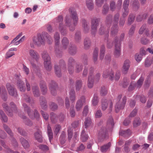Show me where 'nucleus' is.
Wrapping results in <instances>:
<instances>
[{"instance_id": "f257e3e1", "label": "nucleus", "mask_w": 153, "mask_h": 153, "mask_svg": "<svg viewBox=\"0 0 153 153\" xmlns=\"http://www.w3.org/2000/svg\"><path fill=\"white\" fill-rule=\"evenodd\" d=\"M71 11V19H69L67 16L65 19V24L69 27L70 30L73 31L75 29V27L77 24L78 18L76 12L74 10H70Z\"/></svg>"}, {"instance_id": "f03ea898", "label": "nucleus", "mask_w": 153, "mask_h": 153, "mask_svg": "<svg viewBox=\"0 0 153 153\" xmlns=\"http://www.w3.org/2000/svg\"><path fill=\"white\" fill-rule=\"evenodd\" d=\"M113 119L112 117L110 116L107 121L105 127L101 128L98 133V137L102 138L105 137V135L107 132L113 128L114 126Z\"/></svg>"}, {"instance_id": "7ed1b4c3", "label": "nucleus", "mask_w": 153, "mask_h": 153, "mask_svg": "<svg viewBox=\"0 0 153 153\" xmlns=\"http://www.w3.org/2000/svg\"><path fill=\"white\" fill-rule=\"evenodd\" d=\"M45 33H42V34L38 33L36 36H33L32 38L33 42L30 43V47L34 48V45L39 47L44 44L45 40L43 35Z\"/></svg>"}, {"instance_id": "20e7f679", "label": "nucleus", "mask_w": 153, "mask_h": 153, "mask_svg": "<svg viewBox=\"0 0 153 153\" xmlns=\"http://www.w3.org/2000/svg\"><path fill=\"white\" fill-rule=\"evenodd\" d=\"M126 100V97L124 96L122 98V95L120 94L116 99V104L115 105V111L117 113L120 110L123 109L125 106Z\"/></svg>"}, {"instance_id": "39448f33", "label": "nucleus", "mask_w": 153, "mask_h": 153, "mask_svg": "<svg viewBox=\"0 0 153 153\" xmlns=\"http://www.w3.org/2000/svg\"><path fill=\"white\" fill-rule=\"evenodd\" d=\"M42 57L44 61V64L45 68L48 71H50L52 67L51 64V58L48 53L44 51L42 54Z\"/></svg>"}, {"instance_id": "423d86ee", "label": "nucleus", "mask_w": 153, "mask_h": 153, "mask_svg": "<svg viewBox=\"0 0 153 153\" xmlns=\"http://www.w3.org/2000/svg\"><path fill=\"white\" fill-rule=\"evenodd\" d=\"M102 76L104 78H106L108 77L111 80L114 79L115 80H118L120 77V74L119 72L116 73L114 77V72L111 69H109L105 71L103 73Z\"/></svg>"}, {"instance_id": "0eeeda50", "label": "nucleus", "mask_w": 153, "mask_h": 153, "mask_svg": "<svg viewBox=\"0 0 153 153\" xmlns=\"http://www.w3.org/2000/svg\"><path fill=\"white\" fill-rule=\"evenodd\" d=\"M112 16L109 15L106 18V21L107 22V29L105 28V27L103 26H101L100 28L99 32L100 34H104L105 36V39L106 40L108 36V33L109 32V29H108V26H109V23L111 22V20L112 19Z\"/></svg>"}, {"instance_id": "6e6552de", "label": "nucleus", "mask_w": 153, "mask_h": 153, "mask_svg": "<svg viewBox=\"0 0 153 153\" xmlns=\"http://www.w3.org/2000/svg\"><path fill=\"white\" fill-rule=\"evenodd\" d=\"M29 54L31 57L29 60L31 66L33 68H36V65L34 62V60L37 61L39 59V55L37 52L32 49L30 50Z\"/></svg>"}, {"instance_id": "1a4fd4ad", "label": "nucleus", "mask_w": 153, "mask_h": 153, "mask_svg": "<svg viewBox=\"0 0 153 153\" xmlns=\"http://www.w3.org/2000/svg\"><path fill=\"white\" fill-rule=\"evenodd\" d=\"M10 105L11 108L10 109L6 102H4L2 103V106L4 110L6 112L8 115L10 117L13 115V111L16 110V105L13 102H11L10 103Z\"/></svg>"}, {"instance_id": "9d476101", "label": "nucleus", "mask_w": 153, "mask_h": 153, "mask_svg": "<svg viewBox=\"0 0 153 153\" xmlns=\"http://www.w3.org/2000/svg\"><path fill=\"white\" fill-rule=\"evenodd\" d=\"M61 68L63 69L65 68V62L64 60L62 59L60 60L59 65H56L54 67L55 73L58 77H60L61 75Z\"/></svg>"}, {"instance_id": "9b49d317", "label": "nucleus", "mask_w": 153, "mask_h": 153, "mask_svg": "<svg viewBox=\"0 0 153 153\" xmlns=\"http://www.w3.org/2000/svg\"><path fill=\"white\" fill-rule=\"evenodd\" d=\"M119 16L120 14L119 13H116L114 16V20L115 22V23L114 25H113L111 30V34L112 36H114L117 32L118 27L117 24Z\"/></svg>"}, {"instance_id": "f8f14e48", "label": "nucleus", "mask_w": 153, "mask_h": 153, "mask_svg": "<svg viewBox=\"0 0 153 153\" xmlns=\"http://www.w3.org/2000/svg\"><path fill=\"white\" fill-rule=\"evenodd\" d=\"M115 48L114 55L116 57H118L121 55V45L120 41L117 39L114 40Z\"/></svg>"}, {"instance_id": "ddd939ff", "label": "nucleus", "mask_w": 153, "mask_h": 153, "mask_svg": "<svg viewBox=\"0 0 153 153\" xmlns=\"http://www.w3.org/2000/svg\"><path fill=\"white\" fill-rule=\"evenodd\" d=\"M109 105V108L110 110H111L113 108V103L111 100H107L106 99H103L102 100V109L103 111L105 110L108 107V105Z\"/></svg>"}, {"instance_id": "4468645a", "label": "nucleus", "mask_w": 153, "mask_h": 153, "mask_svg": "<svg viewBox=\"0 0 153 153\" xmlns=\"http://www.w3.org/2000/svg\"><path fill=\"white\" fill-rule=\"evenodd\" d=\"M56 22L59 23V30L62 34L64 35L66 33L65 27L63 25L62 22L63 21V18L62 16H59L56 19Z\"/></svg>"}, {"instance_id": "2eb2a0df", "label": "nucleus", "mask_w": 153, "mask_h": 153, "mask_svg": "<svg viewBox=\"0 0 153 153\" xmlns=\"http://www.w3.org/2000/svg\"><path fill=\"white\" fill-rule=\"evenodd\" d=\"M99 19L96 17L94 18L92 20L91 23V33L94 34L97 31V26L99 25Z\"/></svg>"}, {"instance_id": "dca6fc26", "label": "nucleus", "mask_w": 153, "mask_h": 153, "mask_svg": "<svg viewBox=\"0 0 153 153\" xmlns=\"http://www.w3.org/2000/svg\"><path fill=\"white\" fill-rule=\"evenodd\" d=\"M85 98L84 96H81L77 101L75 105V108L78 111L82 109L83 104L85 103Z\"/></svg>"}, {"instance_id": "f3484780", "label": "nucleus", "mask_w": 153, "mask_h": 153, "mask_svg": "<svg viewBox=\"0 0 153 153\" xmlns=\"http://www.w3.org/2000/svg\"><path fill=\"white\" fill-rule=\"evenodd\" d=\"M7 90L9 95L11 96L16 97L17 96V92L16 89L10 83H7L6 85Z\"/></svg>"}, {"instance_id": "a211bd4d", "label": "nucleus", "mask_w": 153, "mask_h": 153, "mask_svg": "<svg viewBox=\"0 0 153 153\" xmlns=\"http://www.w3.org/2000/svg\"><path fill=\"white\" fill-rule=\"evenodd\" d=\"M57 88L56 83L54 81H51L49 84V88L52 95H55L56 94Z\"/></svg>"}, {"instance_id": "6ab92c4d", "label": "nucleus", "mask_w": 153, "mask_h": 153, "mask_svg": "<svg viewBox=\"0 0 153 153\" xmlns=\"http://www.w3.org/2000/svg\"><path fill=\"white\" fill-rule=\"evenodd\" d=\"M130 61L129 60H126L123 63L122 71L123 74H126L129 69L130 66Z\"/></svg>"}, {"instance_id": "aec40b11", "label": "nucleus", "mask_w": 153, "mask_h": 153, "mask_svg": "<svg viewBox=\"0 0 153 153\" xmlns=\"http://www.w3.org/2000/svg\"><path fill=\"white\" fill-rule=\"evenodd\" d=\"M16 85L18 88L22 92H24L26 90V88L25 86L24 82L21 79H19L17 80Z\"/></svg>"}, {"instance_id": "412c9836", "label": "nucleus", "mask_w": 153, "mask_h": 153, "mask_svg": "<svg viewBox=\"0 0 153 153\" xmlns=\"http://www.w3.org/2000/svg\"><path fill=\"white\" fill-rule=\"evenodd\" d=\"M25 36H23L20 39L18 40V39L15 37L11 41L10 44L15 45H17L23 42L25 40Z\"/></svg>"}, {"instance_id": "4be33fe9", "label": "nucleus", "mask_w": 153, "mask_h": 153, "mask_svg": "<svg viewBox=\"0 0 153 153\" xmlns=\"http://www.w3.org/2000/svg\"><path fill=\"white\" fill-rule=\"evenodd\" d=\"M40 86L42 94H45L47 92L48 89L44 81H41L40 82Z\"/></svg>"}, {"instance_id": "5701e85b", "label": "nucleus", "mask_w": 153, "mask_h": 153, "mask_svg": "<svg viewBox=\"0 0 153 153\" xmlns=\"http://www.w3.org/2000/svg\"><path fill=\"white\" fill-rule=\"evenodd\" d=\"M94 77L91 74H90L88 77L87 82L88 87L89 88H92L94 85Z\"/></svg>"}, {"instance_id": "b1692460", "label": "nucleus", "mask_w": 153, "mask_h": 153, "mask_svg": "<svg viewBox=\"0 0 153 153\" xmlns=\"http://www.w3.org/2000/svg\"><path fill=\"white\" fill-rule=\"evenodd\" d=\"M17 49L16 48H10L9 49L8 51L7 52L6 54L5 58L6 59H8L13 56L15 55L14 52H13V51H17Z\"/></svg>"}, {"instance_id": "393cba45", "label": "nucleus", "mask_w": 153, "mask_h": 153, "mask_svg": "<svg viewBox=\"0 0 153 153\" xmlns=\"http://www.w3.org/2000/svg\"><path fill=\"white\" fill-rule=\"evenodd\" d=\"M62 48L67 50L69 47V42L67 38L64 37L62 41Z\"/></svg>"}, {"instance_id": "a878e982", "label": "nucleus", "mask_w": 153, "mask_h": 153, "mask_svg": "<svg viewBox=\"0 0 153 153\" xmlns=\"http://www.w3.org/2000/svg\"><path fill=\"white\" fill-rule=\"evenodd\" d=\"M67 50L71 55H74L77 52V48L74 45H69L68 48Z\"/></svg>"}, {"instance_id": "bb28decb", "label": "nucleus", "mask_w": 153, "mask_h": 153, "mask_svg": "<svg viewBox=\"0 0 153 153\" xmlns=\"http://www.w3.org/2000/svg\"><path fill=\"white\" fill-rule=\"evenodd\" d=\"M34 137L35 139L38 142H41L42 141V132L39 131L34 133Z\"/></svg>"}, {"instance_id": "cd10ccee", "label": "nucleus", "mask_w": 153, "mask_h": 153, "mask_svg": "<svg viewBox=\"0 0 153 153\" xmlns=\"http://www.w3.org/2000/svg\"><path fill=\"white\" fill-rule=\"evenodd\" d=\"M146 26L145 25H143L141 27L139 31V33L140 34H142L143 33V31H145L146 35L147 36H149V30L148 29L146 28Z\"/></svg>"}, {"instance_id": "c85d7f7f", "label": "nucleus", "mask_w": 153, "mask_h": 153, "mask_svg": "<svg viewBox=\"0 0 153 153\" xmlns=\"http://www.w3.org/2000/svg\"><path fill=\"white\" fill-rule=\"evenodd\" d=\"M69 98L71 102L73 103L75 102L76 97L75 92L74 90H72L70 91L69 92Z\"/></svg>"}, {"instance_id": "c756f323", "label": "nucleus", "mask_w": 153, "mask_h": 153, "mask_svg": "<svg viewBox=\"0 0 153 153\" xmlns=\"http://www.w3.org/2000/svg\"><path fill=\"white\" fill-rule=\"evenodd\" d=\"M0 119L3 122H7L8 120L7 117L2 110H0Z\"/></svg>"}, {"instance_id": "7c9ffc66", "label": "nucleus", "mask_w": 153, "mask_h": 153, "mask_svg": "<svg viewBox=\"0 0 153 153\" xmlns=\"http://www.w3.org/2000/svg\"><path fill=\"white\" fill-rule=\"evenodd\" d=\"M23 106L24 108V111H26L27 112V114H28V115L30 117L32 118L33 117V112L31 111V110L28 107V106H27V105L25 103H23Z\"/></svg>"}, {"instance_id": "2f4dec72", "label": "nucleus", "mask_w": 153, "mask_h": 153, "mask_svg": "<svg viewBox=\"0 0 153 153\" xmlns=\"http://www.w3.org/2000/svg\"><path fill=\"white\" fill-rule=\"evenodd\" d=\"M20 141L23 146L25 148H26L29 147L30 145L28 142L23 138L20 139Z\"/></svg>"}, {"instance_id": "473e14b6", "label": "nucleus", "mask_w": 153, "mask_h": 153, "mask_svg": "<svg viewBox=\"0 0 153 153\" xmlns=\"http://www.w3.org/2000/svg\"><path fill=\"white\" fill-rule=\"evenodd\" d=\"M111 145V143L110 142H109L107 144L102 146L100 147L101 151L102 152H106L110 148Z\"/></svg>"}, {"instance_id": "72a5a7b5", "label": "nucleus", "mask_w": 153, "mask_h": 153, "mask_svg": "<svg viewBox=\"0 0 153 153\" xmlns=\"http://www.w3.org/2000/svg\"><path fill=\"white\" fill-rule=\"evenodd\" d=\"M40 102L41 105L43 109H45L47 108L46 102L44 97H41L40 98Z\"/></svg>"}, {"instance_id": "f704fd0d", "label": "nucleus", "mask_w": 153, "mask_h": 153, "mask_svg": "<svg viewBox=\"0 0 153 153\" xmlns=\"http://www.w3.org/2000/svg\"><path fill=\"white\" fill-rule=\"evenodd\" d=\"M82 22L84 31L86 33L89 30L88 23L84 19H82Z\"/></svg>"}, {"instance_id": "c9c22d12", "label": "nucleus", "mask_w": 153, "mask_h": 153, "mask_svg": "<svg viewBox=\"0 0 153 153\" xmlns=\"http://www.w3.org/2000/svg\"><path fill=\"white\" fill-rule=\"evenodd\" d=\"M55 44L56 45H58L59 44V39L60 38L59 34V33L56 32L54 35Z\"/></svg>"}, {"instance_id": "e433bc0d", "label": "nucleus", "mask_w": 153, "mask_h": 153, "mask_svg": "<svg viewBox=\"0 0 153 153\" xmlns=\"http://www.w3.org/2000/svg\"><path fill=\"white\" fill-rule=\"evenodd\" d=\"M83 64L84 65V68L82 74V75L83 76H86L88 74V66H87V59H85L83 62Z\"/></svg>"}, {"instance_id": "4c0bfd02", "label": "nucleus", "mask_w": 153, "mask_h": 153, "mask_svg": "<svg viewBox=\"0 0 153 153\" xmlns=\"http://www.w3.org/2000/svg\"><path fill=\"white\" fill-rule=\"evenodd\" d=\"M91 45V41L88 38H86L84 42V47L85 49H88Z\"/></svg>"}, {"instance_id": "58836bf2", "label": "nucleus", "mask_w": 153, "mask_h": 153, "mask_svg": "<svg viewBox=\"0 0 153 153\" xmlns=\"http://www.w3.org/2000/svg\"><path fill=\"white\" fill-rule=\"evenodd\" d=\"M86 6L89 10H92L94 7V3L92 0H87L86 1Z\"/></svg>"}, {"instance_id": "ea45409f", "label": "nucleus", "mask_w": 153, "mask_h": 153, "mask_svg": "<svg viewBox=\"0 0 153 153\" xmlns=\"http://www.w3.org/2000/svg\"><path fill=\"white\" fill-rule=\"evenodd\" d=\"M99 52V49L98 48H95L93 54V59L94 63H95L97 59Z\"/></svg>"}, {"instance_id": "a19ab883", "label": "nucleus", "mask_w": 153, "mask_h": 153, "mask_svg": "<svg viewBox=\"0 0 153 153\" xmlns=\"http://www.w3.org/2000/svg\"><path fill=\"white\" fill-rule=\"evenodd\" d=\"M50 117L53 123H55L56 122L58 118L57 116L53 112L51 113Z\"/></svg>"}, {"instance_id": "79ce46f5", "label": "nucleus", "mask_w": 153, "mask_h": 153, "mask_svg": "<svg viewBox=\"0 0 153 153\" xmlns=\"http://www.w3.org/2000/svg\"><path fill=\"white\" fill-rule=\"evenodd\" d=\"M48 134L49 137L50 141L51 142V140L53 137V133L51 128L48 125L47 126Z\"/></svg>"}, {"instance_id": "37998d69", "label": "nucleus", "mask_w": 153, "mask_h": 153, "mask_svg": "<svg viewBox=\"0 0 153 153\" xmlns=\"http://www.w3.org/2000/svg\"><path fill=\"white\" fill-rule=\"evenodd\" d=\"M131 134L130 130L129 129H128L126 131H120L119 134L120 135L124 137H127L128 136Z\"/></svg>"}, {"instance_id": "c03bdc74", "label": "nucleus", "mask_w": 153, "mask_h": 153, "mask_svg": "<svg viewBox=\"0 0 153 153\" xmlns=\"http://www.w3.org/2000/svg\"><path fill=\"white\" fill-rule=\"evenodd\" d=\"M105 52V47L104 45L101 46L100 49V59L102 60L103 59Z\"/></svg>"}, {"instance_id": "a18cd8bd", "label": "nucleus", "mask_w": 153, "mask_h": 153, "mask_svg": "<svg viewBox=\"0 0 153 153\" xmlns=\"http://www.w3.org/2000/svg\"><path fill=\"white\" fill-rule=\"evenodd\" d=\"M88 138V136L87 135L84 130L82 131L81 134V139L82 142H85L87 140Z\"/></svg>"}, {"instance_id": "49530a36", "label": "nucleus", "mask_w": 153, "mask_h": 153, "mask_svg": "<svg viewBox=\"0 0 153 153\" xmlns=\"http://www.w3.org/2000/svg\"><path fill=\"white\" fill-rule=\"evenodd\" d=\"M33 93L35 97H38L39 95V91L38 87L36 86H34L32 87Z\"/></svg>"}, {"instance_id": "de8ad7c7", "label": "nucleus", "mask_w": 153, "mask_h": 153, "mask_svg": "<svg viewBox=\"0 0 153 153\" xmlns=\"http://www.w3.org/2000/svg\"><path fill=\"white\" fill-rule=\"evenodd\" d=\"M99 102V99L97 94H95L94 95L93 99L92 100V103L94 106L97 105Z\"/></svg>"}, {"instance_id": "09e8293b", "label": "nucleus", "mask_w": 153, "mask_h": 153, "mask_svg": "<svg viewBox=\"0 0 153 153\" xmlns=\"http://www.w3.org/2000/svg\"><path fill=\"white\" fill-rule=\"evenodd\" d=\"M3 128L7 132V133L9 134L11 136H13V134L10 128L6 124H3Z\"/></svg>"}, {"instance_id": "8fccbe9b", "label": "nucleus", "mask_w": 153, "mask_h": 153, "mask_svg": "<svg viewBox=\"0 0 153 153\" xmlns=\"http://www.w3.org/2000/svg\"><path fill=\"white\" fill-rule=\"evenodd\" d=\"M91 123V120L90 117L86 118L84 121V124L85 128L90 126Z\"/></svg>"}, {"instance_id": "3c124183", "label": "nucleus", "mask_w": 153, "mask_h": 153, "mask_svg": "<svg viewBox=\"0 0 153 153\" xmlns=\"http://www.w3.org/2000/svg\"><path fill=\"white\" fill-rule=\"evenodd\" d=\"M82 85V81L81 80H77L75 85L76 90L79 91L81 88Z\"/></svg>"}, {"instance_id": "603ef678", "label": "nucleus", "mask_w": 153, "mask_h": 153, "mask_svg": "<svg viewBox=\"0 0 153 153\" xmlns=\"http://www.w3.org/2000/svg\"><path fill=\"white\" fill-rule=\"evenodd\" d=\"M148 15L146 13L143 15H138L137 17L136 20L138 22L141 21L143 19H146Z\"/></svg>"}, {"instance_id": "864d4df0", "label": "nucleus", "mask_w": 153, "mask_h": 153, "mask_svg": "<svg viewBox=\"0 0 153 153\" xmlns=\"http://www.w3.org/2000/svg\"><path fill=\"white\" fill-rule=\"evenodd\" d=\"M66 136L65 133L64 131L62 132L60 137V140L62 144H63L65 143Z\"/></svg>"}, {"instance_id": "5fc2aeb1", "label": "nucleus", "mask_w": 153, "mask_h": 153, "mask_svg": "<svg viewBox=\"0 0 153 153\" xmlns=\"http://www.w3.org/2000/svg\"><path fill=\"white\" fill-rule=\"evenodd\" d=\"M144 80V78L141 76L138 80L137 84H135L136 86L137 87H140L143 84Z\"/></svg>"}, {"instance_id": "6e6d98bb", "label": "nucleus", "mask_w": 153, "mask_h": 153, "mask_svg": "<svg viewBox=\"0 0 153 153\" xmlns=\"http://www.w3.org/2000/svg\"><path fill=\"white\" fill-rule=\"evenodd\" d=\"M135 18V16L134 15L130 14L128 19V24L131 25L134 22Z\"/></svg>"}, {"instance_id": "4d7b16f0", "label": "nucleus", "mask_w": 153, "mask_h": 153, "mask_svg": "<svg viewBox=\"0 0 153 153\" xmlns=\"http://www.w3.org/2000/svg\"><path fill=\"white\" fill-rule=\"evenodd\" d=\"M143 57L142 53H136L135 55V59L137 62H139L142 60Z\"/></svg>"}, {"instance_id": "13d9d810", "label": "nucleus", "mask_w": 153, "mask_h": 153, "mask_svg": "<svg viewBox=\"0 0 153 153\" xmlns=\"http://www.w3.org/2000/svg\"><path fill=\"white\" fill-rule=\"evenodd\" d=\"M107 93V89L105 86L101 87L100 91V94L102 96L106 95Z\"/></svg>"}, {"instance_id": "bf43d9fd", "label": "nucleus", "mask_w": 153, "mask_h": 153, "mask_svg": "<svg viewBox=\"0 0 153 153\" xmlns=\"http://www.w3.org/2000/svg\"><path fill=\"white\" fill-rule=\"evenodd\" d=\"M61 129V126L59 125H56L54 127V134L57 135L59 133Z\"/></svg>"}, {"instance_id": "052dcab7", "label": "nucleus", "mask_w": 153, "mask_h": 153, "mask_svg": "<svg viewBox=\"0 0 153 153\" xmlns=\"http://www.w3.org/2000/svg\"><path fill=\"white\" fill-rule=\"evenodd\" d=\"M82 69V65L79 64L76 65L75 66V71L76 73H79Z\"/></svg>"}, {"instance_id": "680f3d73", "label": "nucleus", "mask_w": 153, "mask_h": 153, "mask_svg": "<svg viewBox=\"0 0 153 153\" xmlns=\"http://www.w3.org/2000/svg\"><path fill=\"white\" fill-rule=\"evenodd\" d=\"M129 82V81L128 79L126 78H124L123 79L122 85L123 87L125 88L128 85Z\"/></svg>"}, {"instance_id": "e2e57ef3", "label": "nucleus", "mask_w": 153, "mask_h": 153, "mask_svg": "<svg viewBox=\"0 0 153 153\" xmlns=\"http://www.w3.org/2000/svg\"><path fill=\"white\" fill-rule=\"evenodd\" d=\"M22 70L26 75H28L30 73V70L29 68H27L25 65H23Z\"/></svg>"}, {"instance_id": "0e129e2a", "label": "nucleus", "mask_w": 153, "mask_h": 153, "mask_svg": "<svg viewBox=\"0 0 153 153\" xmlns=\"http://www.w3.org/2000/svg\"><path fill=\"white\" fill-rule=\"evenodd\" d=\"M140 123L139 120V118L135 119L133 123V126L134 127H137L140 124Z\"/></svg>"}, {"instance_id": "69168bd1", "label": "nucleus", "mask_w": 153, "mask_h": 153, "mask_svg": "<svg viewBox=\"0 0 153 153\" xmlns=\"http://www.w3.org/2000/svg\"><path fill=\"white\" fill-rule=\"evenodd\" d=\"M68 138L69 140H70L72 137V130L71 128H68Z\"/></svg>"}, {"instance_id": "338daca9", "label": "nucleus", "mask_w": 153, "mask_h": 153, "mask_svg": "<svg viewBox=\"0 0 153 153\" xmlns=\"http://www.w3.org/2000/svg\"><path fill=\"white\" fill-rule=\"evenodd\" d=\"M129 4V0H125L123 4V9H128Z\"/></svg>"}, {"instance_id": "774afa93", "label": "nucleus", "mask_w": 153, "mask_h": 153, "mask_svg": "<svg viewBox=\"0 0 153 153\" xmlns=\"http://www.w3.org/2000/svg\"><path fill=\"white\" fill-rule=\"evenodd\" d=\"M88 105H86L83 108V110L82 112L83 115L84 116H86L88 113Z\"/></svg>"}]
</instances>
